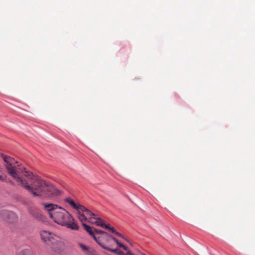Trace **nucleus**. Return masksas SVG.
Returning <instances> with one entry per match:
<instances>
[{"label": "nucleus", "instance_id": "obj_12", "mask_svg": "<svg viewBox=\"0 0 255 255\" xmlns=\"http://www.w3.org/2000/svg\"><path fill=\"white\" fill-rule=\"evenodd\" d=\"M78 210V218L80 221V222L82 223V224L83 223H85L84 222H86L88 220V217L85 215L84 213L83 212L81 211V210Z\"/></svg>", "mask_w": 255, "mask_h": 255}, {"label": "nucleus", "instance_id": "obj_22", "mask_svg": "<svg viewBox=\"0 0 255 255\" xmlns=\"http://www.w3.org/2000/svg\"><path fill=\"white\" fill-rule=\"evenodd\" d=\"M5 181L7 183L10 184L11 185H12L13 186H14V183L11 180H10L9 179H7L6 178V180H5Z\"/></svg>", "mask_w": 255, "mask_h": 255}, {"label": "nucleus", "instance_id": "obj_9", "mask_svg": "<svg viewBox=\"0 0 255 255\" xmlns=\"http://www.w3.org/2000/svg\"><path fill=\"white\" fill-rule=\"evenodd\" d=\"M51 247V249L52 251L56 254H59L61 250L62 247V243L58 241L57 238L55 239V242L52 243V242L50 243V245H48Z\"/></svg>", "mask_w": 255, "mask_h": 255}, {"label": "nucleus", "instance_id": "obj_16", "mask_svg": "<svg viewBox=\"0 0 255 255\" xmlns=\"http://www.w3.org/2000/svg\"><path fill=\"white\" fill-rule=\"evenodd\" d=\"M95 232L98 234H102L103 237H108L109 238L110 235H109L107 233L103 231L94 228V232Z\"/></svg>", "mask_w": 255, "mask_h": 255}, {"label": "nucleus", "instance_id": "obj_19", "mask_svg": "<svg viewBox=\"0 0 255 255\" xmlns=\"http://www.w3.org/2000/svg\"><path fill=\"white\" fill-rule=\"evenodd\" d=\"M105 228L109 229L112 233H115L116 232V230L113 227H110L109 225H107L105 226Z\"/></svg>", "mask_w": 255, "mask_h": 255}, {"label": "nucleus", "instance_id": "obj_14", "mask_svg": "<svg viewBox=\"0 0 255 255\" xmlns=\"http://www.w3.org/2000/svg\"><path fill=\"white\" fill-rule=\"evenodd\" d=\"M94 219H96V221L94 222L92 220L91 221H89V222L91 223L92 224H95L97 226L105 228V226L107 225L104 223V221L102 219H101L100 218H98L96 216V218H95Z\"/></svg>", "mask_w": 255, "mask_h": 255}, {"label": "nucleus", "instance_id": "obj_2", "mask_svg": "<svg viewBox=\"0 0 255 255\" xmlns=\"http://www.w3.org/2000/svg\"><path fill=\"white\" fill-rule=\"evenodd\" d=\"M23 169L24 170L22 173L23 175L27 177H30L32 179L30 184H28L26 181L21 176L17 178L16 181L19 182L22 187L31 193L34 196H42L47 183L40 177L34 176L31 172L26 171L25 168H23Z\"/></svg>", "mask_w": 255, "mask_h": 255}, {"label": "nucleus", "instance_id": "obj_10", "mask_svg": "<svg viewBox=\"0 0 255 255\" xmlns=\"http://www.w3.org/2000/svg\"><path fill=\"white\" fill-rule=\"evenodd\" d=\"M79 210H81V211L83 212V213H85V215L89 218V221L92 220V219L96 218V215L89 210L88 209L86 208L84 206L81 205L79 209Z\"/></svg>", "mask_w": 255, "mask_h": 255}, {"label": "nucleus", "instance_id": "obj_3", "mask_svg": "<svg viewBox=\"0 0 255 255\" xmlns=\"http://www.w3.org/2000/svg\"><path fill=\"white\" fill-rule=\"evenodd\" d=\"M1 157L3 161L6 163L5 167L7 169L8 173L13 177V178L16 181L17 178H19L20 176L18 173L23 172L24 171L22 167H19L18 168H15L12 164L14 163H16L15 160L10 156H6L5 154L1 153Z\"/></svg>", "mask_w": 255, "mask_h": 255}, {"label": "nucleus", "instance_id": "obj_8", "mask_svg": "<svg viewBox=\"0 0 255 255\" xmlns=\"http://www.w3.org/2000/svg\"><path fill=\"white\" fill-rule=\"evenodd\" d=\"M82 226L84 228L85 230L89 234V235L94 238L95 241L100 245L101 244V242L100 241V237L97 238L94 234V228L87 225L85 223H83Z\"/></svg>", "mask_w": 255, "mask_h": 255}, {"label": "nucleus", "instance_id": "obj_5", "mask_svg": "<svg viewBox=\"0 0 255 255\" xmlns=\"http://www.w3.org/2000/svg\"><path fill=\"white\" fill-rule=\"evenodd\" d=\"M42 196L46 198H49L53 196H57L60 194V191L58 189L53 185L50 184L48 183H47L46 187H45Z\"/></svg>", "mask_w": 255, "mask_h": 255}, {"label": "nucleus", "instance_id": "obj_7", "mask_svg": "<svg viewBox=\"0 0 255 255\" xmlns=\"http://www.w3.org/2000/svg\"><path fill=\"white\" fill-rule=\"evenodd\" d=\"M40 236L42 241L46 243L48 245H50V243L52 242V243L55 242V239L58 238V237L55 235L45 230L41 231Z\"/></svg>", "mask_w": 255, "mask_h": 255}, {"label": "nucleus", "instance_id": "obj_20", "mask_svg": "<svg viewBox=\"0 0 255 255\" xmlns=\"http://www.w3.org/2000/svg\"><path fill=\"white\" fill-rule=\"evenodd\" d=\"M115 235L118 236L119 237H121L122 238H123V239L127 241V239L122 235L121 234V233H120L119 232H117V231H116V232L114 233Z\"/></svg>", "mask_w": 255, "mask_h": 255}, {"label": "nucleus", "instance_id": "obj_18", "mask_svg": "<svg viewBox=\"0 0 255 255\" xmlns=\"http://www.w3.org/2000/svg\"><path fill=\"white\" fill-rule=\"evenodd\" d=\"M79 245L84 252L86 253L88 252V248L86 245L82 243H80Z\"/></svg>", "mask_w": 255, "mask_h": 255}, {"label": "nucleus", "instance_id": "obj_24", "mask_svg": "<svg viewBox=\"0 0 255 255\" xmlns=\"http://www.w3.org/2000/svg\"><path fill=\"white\" fill-rule=\"evenodd\" d=\"M1 171V168L0 167V172Z\"/></svg>", "mask_w": 255, "mask_h": 255}, {"label": "nucleus", "instance_id": "obj_13", "mask_svg": "<svg viewBox=\"0 0 255 255\" xmlns=\"http://www.w3.org/2000/svg\"><path fill=\"white\" fill-rule=\"evenodd\" d=\"M65 201L68 203L71 207L76 210H79L81 205L76 204L74 201L70 198H67L65 199Z\"/></svg>", "mask_w": 255, "mask_h": 255}, {"label": "nucleus", "instance_id": "obj_4", "mask_svg": "<svg viewBox=\"0 0 255 255\" xmlns=\"http://www.w3.org/2000/svg\"><path fill=\"white\" fill-rule=\"evenodd\" d=\"M0 219L10 223H14L17 222L18 216L12 211L3 210L0 211Z\"/></svg>", "mask_w": 255, "mask_h": 255}, {"label": "nucleus", "instance_id": "obj_17", "mask_svg": "<svg viewBox=\"0 0 255 255\" xmlns=\"http://www.w3.org/2000/svg\"><path fill=\"white\" fill-rule=\"evenodd\" d=\"M109 238L112 239L113 240H114L120 247L123 246V244H122L121 243L119 242V241L116 238L114 237L113 236H110Z\"/></svg>", "mask_w": 255, "mask_h": 255}, {"label": "nucleus", "instance_id": "obj_15", "mask_svg": "<svg viewBox=\"0 0 255 255\" xmlns=\"http://www.w3.org/2000/svg\"><path fill=\"white\" fill-rule=\"evenodd\" d=\"M32 252L30 250L25 249L21 251L18 255H31Z\"/></svg>", "mask_w": 255, "mask_h": 255}, {"label": "nucleus", "instance_id": "obj_11", "mask_svg": "<svg viewBox=\"0 0 255 255\" xmlns=\"http://www.w3.org/2000/svg\"><path fill=\"white\" fill-rule=\"evenodd\" d=\"M101 247H102L103 249L109 251L111 252L115 253L116 254H117L119 255H125L126 254L124 253L122 251H119L118 249H111L110 248L107 247L105 246V245L103 243H101V244L100 245Z\"/></svg>", "mask_w": 255, "mask_h": 255}, {"label": "nucleus", "instance_id": "obj_21", "mask_svg": "<svg viewBox=\"0 0 255 255\" xmlns=\"http://www.w3.org/2000/svg\"><path fill=\"white\" fill-rule=\"evenodd\" d=\"M6 176L5 174H0V180L2 181H5L6 180Z\"/></svg>", "mask_w": 255, "mask_h": 255}, {"label": "nucleus", "instance_id": "obj_6", "mask_svg": "<svg viewBox=\"0 0 255 255\" xmlns=\"http://www.w3.org/2000/svg\"><path fill=\"white\" fill-rule=\"evenodd\" d=\"M28 212L30 215L36 220L41 222L46 221V217L41 213L38 209L30 207L28 208Z\"/></svg>", "mask_w": 255, "mask_h": 255}, {"label": "nucleus", "instance_id": "obj_1", "mask_svg": "<svg viewBox=\"0 0 255 255\" xmlns=\"http://www.w3.org/2000/svg\"><path fill=\"white\" fill-rule=\"evenodd\" d=\"M50 217L59 225L72 230H78L79 227L74 217L65 209L56 204L42 203Z\"/></svg>", "mask_w": 255, "mask_h": 255}, {"label": "nucleus", "instance_id": "obj_23", "mask_svg": "<svg viewBox=\"0 0 255 255\" xmlns=\"http://www.w3.org/2000/svg\"><path fill=\"white\" fill-rule=\"evenodd\" d=\"M121 248H123L124 249V250L125 251H128V248L127 247L125 246V245H123V247H121Z\"/></svg>", "mask_w": 255, "mask_h": 255}]
</instances>
